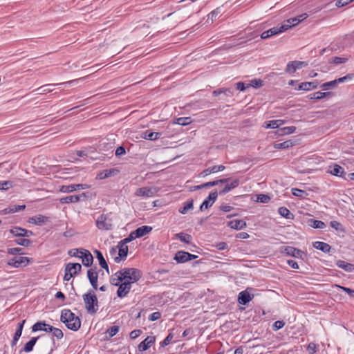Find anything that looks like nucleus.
<instances>
[{
    "mask_svg": "<svg viewBox=\"0 0 354 354\" xmlns=\"http://www.w3.org/2000/svg\"><path fill=\"white\" fill-rule=\"evenodd\" d=\"M176 236L182 242L185 243H189L192 239V237L190 234H185L183 232H180L176 234Z\"/></svg>",
    "mask_w": 354,
    "mask_h": 354,
    "instance_id": "nucleus-46",
    "label": "nucleus"
},
{
    "mask_svg": "<svg viewBox=\"0 0 354 354\" xmlns=\"http://www.w3.org/2000/svg\"><path fill=\"white\" fill-rule=\"evenodd\" d=\"M278 212H279V214L281 216H283V217H284L286 218L292 219V218H294L293 214H292L290 212V210L288 208L285 207H279V209H278Z\"/></svg>",
    "mask_w": 354,
    "mask_h": 354,
    "instance_id": "nucleus-42",
    "label": "nucleus"
},
{
    "mask_svg": "<svg viewBox=\"0 0 354 354\" xmlns=\"http://www.w3.org/2000/svg\"><path fill=\"white\" fill-rule=\"evenodd\" d=\"M26 208L25 205H13L10 206L8 208H5L2 212L4 214L15 213L19 212L21 210H24Z\"/></svg>",
    "mask_w": 354,
    "mask_h": 354,
    "instance_id": "nucleus-36",
    "label": "nucleus"
},
{
    "mask_svg": "<svg viewBox=\"0 0 354 354\" xmlns=\"http://www.w3.org/2000/svg\"><path fill=\"white\" fill-rule=\"evenodd\" d=\"M152 230V227L147 225H142L138 228H137L136 230L133 231V234H136L134 237L136 238H140L146 234H147L149 232H150Z\"/></svg>",
    "mask_w": 354,
    "mask_h": 354,
    "instance_id": "nucleus-26",
    "label": "nucleus"
},
{
    "mask_svg": "<svg viewBox=\"0 0 354 354\" xmlns=\"http://www.w3.org/2000/svg\"><path fill=\"white\" fill-rule=\"evenodd\" d=\"M119 275L122 277L124 281L133 283L138 281L142 277V272L136 268H123L118 271Z\"/></svg>",
    "mask_w": 354,
    "mask_h": 354,
    "instance_id": "nucleus-3",
    "label": "nucleus"
},
{
    "mask_svg": "<svg viewBox=\"0 0 354 354\" xmlns=\"http://www.w3.org/2000/svg\"><path fill=\"white\" fill-rule=\"evenodd\" d=\"M245 221L243 220L236 219L227 223V226L234 230H241L246 227Z\"/></svg>",
    "mask_w": 354,
    "mask_h": 354,
    "instance_id": "nucleus-27",
    "label": "nucleus"
},
{
    "mask_svg": "<svg viewBox=\"0 0 354 354\" xmlns=\"http://www.w3.org/2000/svg\"><path fill=\"white\" fill-rule=\"evenodd\" d=\"M263 127L267 129H276V128L279 127L277 125V120H270V121L265 122V124Z\"/></svg>",
    "mask_w": 354,
    "mask_h": 354,
    "instance_id": "nucleus-59",
    "label": "nucleus"
},
{
    "mask_svg": "<svg viewBox=\"0 0 354 354\" xmlns=\"http://www.w3.org/2000/svg\"><path fill=\"white\" fill-rule=\"evenodd\" d=\"M122 281H124L122 277L119 275L118 271L111 279V283L115 286H119Z\"/></svg>",
    "mask_w": 354,
    "mask_h": 354,
    "instance_id": "nucleus-49",
    "label": "nucleus"
},
{
    "mask_svg": "<svg viewBox=\"0 0 354 354\" xmlns=\"http://www.w3.org/2000/svg\"><path fill=\"white\" fill-rule=\"evenodd\" d=\"M282 252L287 255L297 258H302L304 254L303 251L291 246H286Z\"/></svg>",
    "mask_w": 354,
    "mask_h": 354,
    "instance_id": "nucleus-17",
    "label": "nucleus"
},
{
    "mask_svg": "<svg viewBox=\"0 0 354 354\" xmlns=\"http://www.w3.org/2000/svg\"><path fill=\"white\" fill-rule=\"evenodd\" d=\"M12 187V182L10 180L0 181V189L7 190Z\"/></svg>",
    "mask_w": 354,
    "mask_h": 354,
    "instance_id": "nucleus-55",
    "label": "nucleus"
},
{
    "mask_svg": "<svg viewBox=\"0 0 354 354\" xmlns=\"http://www.w3.org/2000/svg\"><path fill=\"white\" fill-rule=\"evenodd\" d=\"M60 320L66 326L73 331H77L81 326V320L71 310L64 309L61 312Z\"/></svg>",
    "mask_w": 354,
    "mask_h": 354,
    "instance_id": "nucleus-1",
    "label": "nucleus"
},
{
    "mask_svg": "<svg viewBox=\"0 0 354 354\" xmlns=\"http://www.w3.org/2000/svg\"><path fill=\"white\" fill-rule=\"evenodd\" d=\"M48 221V218L46 216L38 214L29 218L28 222L37 225H41Z\"/></svg>",
    "mask_w": 354,
    "mask_h": 354,
    "instance_id": "nucleus-24",
    "label": "nucleus"
},
{
    "mask_svg": "<svg viewBox=\"0 0 354 354\" xmlns=\"http://www.w3.org/2000/svg\"><path fill=\"white\" fill-rule=\"evenodd\" d=\"M198 256L192 254L185 251H178L176 253L174 260L178 263H185L187 261L196 259Z\"/></svg>",
    "mask_w": 354,
    "mask_h": 354,
    "instance_id": "nucleus-7",
    "label": "nucleus"
},
{
    "mask_svg": "<svg viewBox=\"0 0 354 354\" xmlns=\"http://www.w3.org/2000/svg\"><path fill=\"white\" fill-rule=\"evenodd\" d=\"M80 258L82 259L83 265L86 267L91 266L93 261V257L91 252L86 249L80 248Z\"/></svg>",
    "mask_w": 354,
    "mask_h": 354,
    "instance_id": "nucleus-8",
    "label": "nucleus"
},
{
    "mask_svg": "<svg viewBox=\"0 0 354 354\" xmlns=\"http://www.w3.org/2000/svg\"><path fill=\"white\" fill-rule=\"evenodd\" d=\"M22 248H12L8 249V253L12 255H16L17 254H22Z\"/></svg>",
    "mask_w": 354,
    "mask_h": 354,
    "instance_id": "nucleus-63",
    "label": "nucleus"
},
{
    "mask_svg": "<svg viewBox=\"0 0 354 354\" xmlns=\"http://www.w3.org/2000/svg\"><path fill=\"white\" fill-rule=\"evenodd\" d=\"M95 253L96 254L97 259H98L100 266L102 268L105 269L106 272L109 274V266H108V264H107L105 259L103 257L102 253L100 250H95Z\"/></svg>",
    "mask_w": 354,
    "mask_h": 354,
    "instance_id": "nucleus-30",
    "label": "nucleus"
},
{
    "mask_svg": "<svg viewBox=\"0 0 354 354\" xmlns=\"http://www.w3.org/2000/svg\"><path fill=\"white\" fill-rule=\"evenodd\" d=\"M307 64L304 62L301 61H292L288 63L286 72L288 73H293L297 69H300L304 66H306Z\"/></svg>",
    "mask_w": 354,
    "mask_h": 354,
    "instance_id": "nucleus-13",
    "label": "nucleus"
},
{
    "mask_svg": "<svg viewBox=\"0 0 354 354\" xmlns=\"http://www.w3.org/2000/svg\"><path fill=\"white\" fill-rule=\"evenodd\" d=\"M155 337L153 336H148L142 342H141L138 344V350L140 352H143L147 351L149 348H150L155 342Z\"/></svg>",
    "mask_w": 354,
    "mask_h": 354,
    "instance_id": "nucleus-16",
    "label": "nucleus"
},
{
    "mask_svg": "<svg viewBox=\"0 0 354 354\" xmlns=\"http://www.w3.org/2000/svg\"><path fill=\"white\" fill-rule=\"evenodd\" d=\"M229 180H230V178H223V179H220V180L207 182V183L201 184L200 185L195 186L194 190H198V189H201L203 188H208L210 187L218 185L220 183H226L228 182Z\"/></svg>",
    "mask_w": 354,
    "mask_h": 354,
    "instance_id": "nucleus-18",
    "label": "nucleus"
},
{
    "mask_svg": "<svg viewBox=\"0 0 354 354\" xmlns=\"http://www.w3.org/2000/svg\"><path fill=\"white\" fill-rule=\"evenodd\" d=\"M225 166L221 165H215V166H213L212 167H209V168H207L205 169V170H203L200 176H203V177H205V176H207L211 174H214V173H216L218 171H222L225 169Z\"/></svg>",
    "mask_w": 354,
    "mask_h": 354,
    "instance_id": "nucleus-22",
    "label": "nucleus"
},
{
    "mask_svg": "<svg viewBox=\"0 0 354 354\" xmlns=\"http://www.w3.org/2000/svg\"><path fill=\"white\" fill-rule=\"evenodd\" d=\"M10 233L12 234L14 236L22 237H30L33 234L32 231L19 227H15L10 229Z\"/></svg>",
    "mask_w": 354,
    "mask_h": 354,
    "instance_id": "nucleus-15",
    "label": "nucleus"
},
{
    "mask_svg": "<svg viewBox=\"0 0 354 354\" xmlns=\"http://www.w3.org/2000/svg\"><path fill=\"white\" fill-rule=\"evenodd\" d=\"M348 61L347 58L345 57H333L329 59L328 63L335 64H340L343 63H346Z\"/></svg>",
    "mask_w": 354,
    "mask_h": 354,
    "instance_id": "nucleus-50",
    "label": "nucleus"
},
{
    "mask_svg": "<svg viewBox=\"0 0 354 354\" xmlns=\"http://www.w3.org/2000/svg\"><path fill=\"white\" fill-rule=\"evenodd\" d=\"M313 247L317 250H321L325 253L330 251L331 247L326 243L322 241H316L313 243Z\"/></svg>",
    "mask_w": 354,
    "mask_h": 354,
    "instance_id": "nucleus-34",
    "label": "nucleus"
},
{
    "mask_svg": "<svg viewBox=\"0 0 354 354\" xmlns=\"http://www.w3.org/2000/svg\"><path fill=\"white\" fill-rule=\"evenodd\" d=\"M85 308L90 314H95L98 310V300L93 291L90 290L82 296Z\"/></svg>",
    "mask_w": 354,
    "mask_h": 354,
    "instance_id": "nucleus-2",
    "label": "nucleus"
},
{
    "mask_svg": "<svg viewBox=\"0 0 354 354\" xmlns=\"http://www.w3.org/2000/svg\"><path fill=\"white\" fill-rule=\"evenodd\" d=\"M118 172L119 171L117 169H105L97 174V178L100 180L105 179L117 174Z\"/></svg>",
    "mask_w": 354,
    "mask_h": 354,
    "instance_id": "nucleus-28",
    "label": "nucleus"
},
{
    "mask_svg": "<svg viewBox=\"0 0 354 354\" xmlns=\"http://www.w3.org/2000/svg\"><path fill=\"white\" fill-rule=\"evenodd\" d=\"M39 337H32L24 346L21 351L25 353H30L32 351L34 346L35 345Z\"/></svg>",
    "mask_w": 354,
    "mask_h": 354,
    "instance_id": "nucleus-35",
    "label": "nucleus"
},
{
    "mask_svg": "<svg viewBox=\"0 0 354 354\" xmlns=\"http://www.w3.org/2000/svg\"><path fill=\"white\" fill-rule=\"evenodd\" d=\"M31 259L25 257H17L10 259L8 265L13 268L25 267L29 264Z\"/></svg>",
    "mask_w": 354,
    "mask_h": 354,
    "instance_id": "nucleus-6",
    "label": "nucleus"
},
{
    "mask_svg": "<svg viewBox=\"0 0 354 354\" xmlns=\"http://www.w3.org/2000/svg\"><path fill=\"white\" fill-rule=\"evenodd\" d=\"M270 200V197L266 194H259L257 196V201L263 203H268Z\"/></svg>",
    "mask_w": 354,
    "mask_h": 354,
    "instance_id": "nucleus-57",
    "label": "nucleus"
},
{
    "mask_svg": "<svg viewBox=\"0 0 354 354\" xmlns=\"http://www.w3.org/2000/svg\"><path fill=\"white\" fill-rule=\"evenodd\" d=\"M317 346L314 342H310L307 346V351L309 354H314L317 352Z\"/></svg>",
    "mask_w": 354,
    "mask_h": 354,
    "instance_id": "nucleus-60",
    "label": "nucleus"
},
{
    "mask_svg": "<svg viewBox=\"0 0 354 354\" xmlns=\"http://www.w3.org/2000/svg\"><path fill=\"white\" fill-rule=\"evenodd\" d=\"M296 130V127L294 126L291 127H286L283 128H281L278 129L276 132V133L278 136H284V135H288L294 133Z\"/></svg>",
    "mask_w": 354,
    "mask_h": 354,
    "instance_id": "nucleus-39",
    "label": "nucleus"
},
{
    "mask_svg": "<svg viewBox=\"0 0 354 354\" xmlns=\"http://www.w3.org/2000/svg\"><path fill=\"white\" fill-rule=\"evenodd\" d=\"M330 225L331 227H333V229H335L337 231L344 232V228L343 225L338 221H332L330 223Z\"/></svg>",
    "mask_w": 354,
    "mask_h": 354,
    "instance_id": "nucleus-53",
    "label": "nucleus"
},
{
    "mask_svg": "<svg viewBox=\"0 0 354 354\" xmlns=\"http://www.w3.org/2000/svg\"><path fill=\"white\" fill-rule=\"evenodd\" d=\"M353 77H354V74H353V73L348 74V75H345L344 77H339L335 80L324 83L321 86V88L324 90H326V89L336 87L338 85V84L343 83L347 80H351Z\"/></svg>",
    "mask_w": 354,
    "mask_h": 354,
    "instance_id": "nucleus-5",
    "label": "nucleus"
},
{
    "mask_svg": "<svg viewBox=\"0 0 354 354\" xmlns=\"http://www.w3.org/2000/svg\"><path fill=\"white\" fill-rule=\"evenodd\" d=\"M161 133L159 132H152L149 130H147L142 133V138L149 140H156L159 139Z\"/></svg>",
    "mask_w": 354,
    "mask_h": 354,
    "instance_id": "nucleus-33",
    "label": "nucleus"
},
{
    "mask_svg": "<svg viewBox=\"0 0 354 354\" xmlns=\"http://www.w3.org/2000/svg\"><path fill=\"white\" fill-rule=\"evenodd\" d=\"M55 86L54 84H48L44 86H41L35 90L33 92H36L37 94L41 95L47 93H50L53 91V88Z\"/></svg>",
    "mask_w": 354,
    "mask_h": 354,
    "instance_id": "nucleus-31",
    "label": "nucleus"
},
{
    "mask_svg": "<svg viewBox=\"0 0 354 354\" xmlns=\"http://www.w3.org/2000/svg\"><path fill=\"white\" fill-rule=\"evenodd\" d=\"M79 201H80V196H77V195L68 196L62 197V198H59V202L62 204L77 203Z\"/></svg>",
    "mask_w": 354,
    "mask_h": 354,
    "instance_id": "nucleus-38",
    "label": "nucleus"
},
{
    "mask_svg": "<svg viewBox=\"0 0 354 354\" xmlns=\"http://www.w3.org/2000/svg\"><path fill=\"white\" fill-rule=\"evenodd\" d=\"M87 276L89 279V281L93 288V289L96 290L97 289V279H98V274L97 272L93 271V269H89L87 271Z\"/></svg>",
    "mask_w": 354,
    "mask_h": 354,
    "instance_id": "nucleus-25",
    "label": "nucleus"
},
{
    "mask_svg": "<svg viewBox=\"0 0 354 354\" xmlns=\"http://www.w3.org/2000/svg\"><path fill=\"white\" fill-rule=\"evenodd\" d=\"M193 200L185 202L183 206L179 208V212L183 214H186L189 209L193 208Z\"/></svg>",
    "mask_w": 354,
    "mask_h": 354,
    "instance_id": "nucleus-45",
    "label": "nucleus"
},
{
    "mask_svg": "<svg viewBox=\"0 0 354 354\" xmlns=\"http://www.w3.org/2000/svg\"><path fill=\"white\" fill-rule=\"evenodd\" d=\"M221 93L225 94L227 97H232L233 95V91L231 88H222L212 92L214 96H217Z\"/></svg>",
    "mask_w": 354,
    "mask_h": 354,
    "instance_id": "nucleus-40",
    "label": "nucleus"
},
{
    "mask_svg": "<svg viewBox=\"0 0 354 354\" xmlns=\"http://www.w3.org/2000/svg\"><path fill=\"white\" fill-rule=\"evenodd\" d=\"M308 17V15L306 13L302 14L299 16H297L296 17L290 18L288 20H286L283 25H290V28L291 27L295 26L301 21H304Z\"/></svg>",
    "mask_w": 354,
    "mask_h": 354,
    "instance_id": "nucleus-19",
    "label": "nucleus"
},
{
    "mask_svg": "<svg viewBox=\"0 0 354 354\" xmlns=\"http://www.w3.org/2000/svg\"><path fill=\"white\" fill-rule=\"evenodd\" d=\"M318 84L319 83L317 81L302 82L299 85L297 89L298 91L302 90L308 91L317 88Z\"/></svg>",
    "mask_w": 354,
    "mask_h": 354,
    "instance_id": "nucleus-23",
    "label": "nucleus"
},
{
    "mask_svg": "<svg viewBox=\"0 0 354 354\" xmlns=\"http://www.w3.org/2000/svg\"><path fill=\"white\" fill-rule=\"evenodd\" d=\"M239 185V180L235 179L232 180L230 183H227L224 188L220 191V194H225L227 192H230L232 189H234Z\"/></svg>",
    "mask_w": 354,
    "mask_h": 354,
    "instance_id": "nucleus-32",
    "label": "nucleus"
},
{
    "mask_svg": "<svg viewBox=\"0 0 354 354\" xmlns=\"http://www.w3.org/2000/svg\"><path fill=\"white\" fill-rule=\"evenodd\" d=\"M16 243L22 246L28 247L30 245L31 241L26 239H19L15 241Z\"/></svg>",
    "mask_w": 354,
    "mask_h": 354,
    "instance_id": "nucleus-58",
    "label": "nucleus"
},
{
    "mask_svg": "<svg viewBox=\"0 0 354 354\" xmlns=\"http://www.w3.org/2000/svg\"><path fill=\"white\" fill-rule=\"evenodd\" d=\"M136 234H133V231L131 232L130 233V234L129 235L128 237L122 239V241H120V243H124V245H127V244L131 241H132L133 240L137 239L136 237H134Z\"/></svg>",
    "mask_w": 354,
    "mask_h": 354,
    "instance_id": "nucleus-61",
    "label": "nucleus"
},
{
    "mask_svg": "<svg viewBox=\"0 0 354 354\" xmlns=\"http://www.w3.org/2000/svg\"><path fill=\"white\" fill-rule=\"evenodd\" d=\"M82 266L78 263H68L65 266V271L71 272L73 276L81 271Z\"/></svg>",
    "mask_w": 354,
    "mask_h": 354,
    "instance_id": "nucleus-20",
    "label": "nucleus"
},
{
    "mask_svg": "<svg viewBox=\"0 0 354 354\" xmlns=\"http://www.w3.org/2000/svg\"><path fill=\"white\" fill-rule=\"evenodd\" d=\"M263 86V81L261 79H253L248 84V87L252 86L253 88H260Z\"/></svg>",
    "mask_w": 354,
    "mask_h": 354,
    "instance_id": "nucleus-52",
    "label": "nucleus"
},
{
    "mask_svg": "<svg viewBox=\"0 0 354 354\" xmlns=\"http://www.w3.org/2000/svg\"><path fill=\"white\" fill-rule=\"evenodd\" d=\"M330 95V92H320L317 91L313 93H311L308 95L309 99L310 100H321L325 97L327 95Z\"/></svg>",
    "mask_w": 354,
    "mask_h": 354,
    "instance_id": "nucleus-44",
    "label": "nucleus"
},
{
    "mask_svg": "<svg viewBox=\"0 0 354 354\" xmlns=\"http://www.w3.org/2000/svg\"><path fill=\"white\" fill-rule=\"evenodd\" d=\"M330 173L336 176H342L344 169L341 166L335 164L333 167H330Z\"/></svg>",
    "mask_w": 354,
    "mask_h": 354,
    "instance_id": "nucleus-41",
    "label": "nucleus"
},
{
    "mask_svg": "<svg viewBox=\"0 0 354 354\" xmlns=\"http://www.w3.org/2000/svg\"><path fill=\"white\" fill-rule=\"evenodd\" d=\"M52 333L54 337H57L59 339H62L64 336V334H63V332L62 331V330H60L59 328H55V327L52 331Z\"/></svg>",
    "mask_w": 354,
    "mask_h": 354,
    "instance_id": "nucleus-62",
    "label": "nucleus"
},
{
    "mask_svg": "<svg viewBox=\"0 0 354 354\" xmlns=\"http://www.w3.org/2000/svg\"><path fill=\"white\" fill-rule=\"evenodd\" d=\"M248 289L245 290L241 291L238 296V301L240 304L245 305L249 303L252 299V297H251L250 292L248 291Z\"/></svg>",
    "mask_w": 354,
    "mask_h": 354,
    "instance_id": "nucleus-21",
    "label": "nucleus"
},
{
    "mask_svg": "<svg viewBox=\"0 0 354 354\" xmlns=\"http://www.w3.org/2000/svg\"><path fill=\"white\" fill-rule=\"evenodd\" d=\"M308 223L310 226L315 229H323L326 227L325 223L322 221L310 219Z\"/></svg>",
    "mask_w": 354,
    "mask_h": 354,
    "instance_id": "nucleus-47",
    "label": "nucleus"
},
{
    "mask_svg": "<svg viewBox=\"0 0 354 354\" xmlns=\"http://www.w3.org/2000/svg\"><path fill=\"white\" fill-rule=\"evenodd\" d=\"M285 325V322H283V321H276L274 324H273V329L274 330H278L281 328H282Z\"/></svg>",
    "mask_w": 354,
    "mask_h": 354,
    "instance_id": "nucleus-64",
    "label": "nucleus"
},
{
    "mask_svg": "<svg viewBox=\"0 0 354 354\" xmlns=\"http://www.w3.org/2000/svg\"><path fill=\"white\" fill-rule=\"evenodd\" d=\"M88 187L89 186L86 184H73L61 186L59 191L64 193H70L76 190L87 189Z\"/></svg>",
    "mask_w": 354,
    "mask_h": 354,
    "instance_id": "nucleus-11",
    "label": "nucleus"
},
{
    "mask_svg": "<svg viewBox=\"0 0 354 354\" xmlns=\"http://www.w3.org/2000/svg\"><path fill=\"white\" fill-rule=\"evenodd\" d=\"M111 213L100 215L96 220L97 227L101 230H111L113 227Z\"/></svg>",
    "mask_w": 354,
    "mask_h": 354,
    "instance_id": "nucleus-4",
    "label": "nucleus"
},
{
    "mask_svg": "<svg viewBox=\"0 0 354 354\" xmlns=\"http://www.w3.org/2000/svg\"><path fill=\"white\" fill-rule=\"evenodd\" d=\"M118 256L114 257V261L119 263L121 260L125 259L128 254V246L124 243H118Z\"/></svg>",
    "mask_w": 354,
    "mask_h": 354,
    "instance_id": "nucleus-10",
    "label": "nucleus"
},
{
    "mask_svg": "<svg viewBox=\"0 0 354 354\" xmlns=\"http://www.w3.org/2000/svg\"><path fill=\"white\" fill-rule=\"evenodd\" d=\"M218 193L216 191L210 192L208 197L201 205L200 209L203 211L205 209L210 207L216 201Z\"/></svg>",
    "mask_w": 354,
    "mask_h": 354,
    "instance_id": "nucleus-12",
    "label": "nucleus"
},
{
    "mask_svg": "<svg viewBox=\"0 0 354 354\" xmlns=\"http://www.w3.org/2000/svg\"><path fill=\"white\" fill-rule=\"evenodd\" d=\"M46 324L45 322H37L33 326H32V332H37V331H44L46 330Z\"/></svg>",
    "mask_w": 354,
    "mask_h": 354,
    "instance_id": "nucleus-48",
    "label": "nucleus"
},
{
    "mask_svg": "<svg viewBox=\"0 0 354 354\" xmlns=\"http://www.w3.org/2000/svg\"><path fill=\"white\" fill-rule=\"evenodd\" d=\"M336 265L346 272H351L354 270V265L344 261L339 260L337 261Z\"/></svg>",
    "mask_w": 354,
    "mask_h": 354,
    "instance_id": "nucleus-37",
    "label": "nucleus"
},
{
    "mask_svg": "<svg viewBox=\"0 0 354 354\" xmlns=\"http://www.w3.org/2000/svg\"><path fill=\"white\" fill-rule=\"evenodd\" d=\"M156 192H157V189L156 187H144L137 189L135 194L138 196L152 197V196H155Z\"/></svg>",
    "mask_w": 354,
    "mask_h": 354,
    "instance_id": "nucleus-9",
    "label": "nucleus"
},
{
    "mask_svg": "<svg viewBox=\"0 0 354 354\" xmlns=\"http://www.w3.org/2000/svg\"><path fill=\"white\" fill-rule=\"evenodd\" d=\"M131 284L127 281H123L118 286V289L117 290V295L120 298H123L127 296L131 288Z\"/></svg>",
    "mask_w": 354,
    "mask_h": 354,
    "instance_id": "nucleus-14",
    "label": "nucleus"
},
{
    "mask_svg": "<svg viewBox=\"0 0 354 354\" xmlns=\"http://www.w3.org/2000/svg\"><path fill=\"white\" fill-rule=\"evenodd\" d=\"M119 330H120L119 326H111V328H109L106 330V333L109 335V337H112L118 333Z\"/></svg>",
    "mask_w": 354,
    "mask_h": 354,
    "instance_id": "nucleus-54",
    "label": "nucleus"
},
{
    "mask_svg": "<svg viewBox=\"0 0 354 354\" xmlns=\"http://www.w3.org/2000/svg\"><path fill=\"white\" fill-rule=\"evenodd\" d=\"M192 122V120L190 117H185L177 118L176 123L181 126H185L190 124Z\"/></svg>",
    "mask_w": 354,
    "mask_h": 354,
    "instance_id": "nucleus-51",
    "label": "nucleus"
},
{
    "mask_svg": "<svg viewBox=\"0 0 354 354\" xmlns=\"http://www.w3.org/2000/svg\"><path fill=\"white\" fill-rule=\"evenodd\" d=\"M294 143L291 140L284 141L283 142L275 143L274 148L277 149H288L293 146Z\"/></svg>",
    "mask_w": 354,
    "mask_h": 354,
    "instance_id": "nucleus-43",
    "label": "nucleus"
},
{
    "mask_svg": "<svg viewBox=\"0 0 354 354\" xmlns=\"http://www.w3.org/2000/svg\"><path fill=\"white\" fill-rule=\"evenodd\" d=\"M292 194L295 196L300 198H304V195H306V192L305 191L301 190L297 188H293L292 189Z\"/></svg>",
    "mask_w": 354,
    "mask_h": 354,
    "instance_id": "nucleus-56",
    "label": "nucleus"
},
{
    "mask_svg": "<svg viewBox=\"0 0 354 354\" xmlns=\"http://www.w3.org/2000/svg\"><path fill=\"white\" fill-rule=\"evenodd\" d=\"M290 28V25H283L281 24V26H275V27H273L269 30H268V32L270 35V36H274V35H278L279 33H281L287 30H288Z\"/></svg>",
    "mask_w": 354,
    "mask_h": 354,
    "instance_id": "nucleus-29",
    "label": "nucleus"
}]
</instances>
